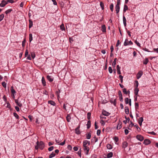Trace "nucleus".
Instances as JSON below:
<instances>
[{
    "mask_svg": "<svg viewBox=\"0 0 158 158\" xmlns=\"http://www.w3.org/2000/svg\"><path fill=\"white\" fill-rule=\"evenodd\" d=\"M29 27L31 28L33 25V22L31 19H29Z\"/></svg>",
    "mask_w": 158,
    "mask_h": 158,
    "instance_id": "29",
    "label": "nucleus"
},
{
    "mask_svg": "<svg viewBox=\"0 0 158 158\" xmlns=\"http://www.w3.org/2000/svg\"><path fill=\"white\" fill-rule=\"evenodd\" d=\"M113 153L112 152H110L107 155V158H110L112 156H113Z\"/></svg>",
    "mask_w": 158,
    "mask_h": 158,
    "instance_id": "37",
    "label": "nucleus"
},
{
    "mask_svg": "<svg viewBox=\"0 0 158 158\" xmlns=\"http://www.w3.org/2000/svg\"><path fill=\"white\" fill-rule=\"evenodd\" d=\"M83 143V147L88 146L90 145V142L87 140H84Z\"/></svg>",
    "mask_w": 158,
    "mask_h": 158,
    "instance_id": "5",
    "label": "nucleus"
},
{
    "mask_svg": "<svg viewBox=\"0 0 158 158\" xmlns=\"http://www.w3.org/2000/svg\"><path fill=\"white\" fill-rule=\"evenodd\" d=\"M5 1L3 0L2 1L1 3H0V6L1 7H4L6 5V3H5Z\"/></svg>",
    "mask_w": 158,
    "mask_h": 158,
    "instance_id": "11",
    "label": "nucleus"
},
{
    "mask_svg": "<svg viewBox=\"0 0 158 158\" xmlns=\"http://www.w3.org/2000/svg\"><path fill=\"white\" fill-rule=\"evenodd\" d=\"M2 85L4 88H6V83L5 82L3 81L2 82Z\"/></svg>",
    "mask_w": 158,
    "mask_h": 158,
    "instance_id": "43",
    "label": "nucleus"
},
{
    "mask_svg": "<svg viewBox=\"0 0 158 158\" xmlns=\"http://www.w3.org/2000/svg\"><path fill=\"white\" fill-rule=\"evenodd\" d=\"M110 114H109L108 112H107L105 110H102V114L106 116H109Z\"/></svg>",
    "mask_w": 158,
    "mask_h": 158,
    "instance_id": "10",
    "label": "nucleus"
},
{
    "mask_svg": "<svg viewBox=\"0 0 158 158\" xmlns=\"http://www.w3.org/2000/svg\"><path fill=\"white\" fill-rule=\"evenodd\" d=\"M83 150L86 155H88L89 150V148L88 146L83 147Z\"/></svg>",
    "mask_w": 158,
    "mask_h": 158,
    "instance_id": "2",
    "label": "nucleus"
},
{
    "mask_svg": "<svg viewBox=\"0 0 158 158\" xmlns=\"http://www.w3.org/2000/svg\"><path fill=\"white\" fill-rule=\"evenodd\" d=\"M148 62V58H146L145 60L143 61V63L144 64H147Z\"/></svg>",
    "mask_w": 158,
    "mask_h": 158,
    "instance_id": "20",
    "label": "nucleus"
},
{
    "mask_svg": "<svg viewBox=\"0 0 158 158\" xmlns=\"http://www.w3.org/2000/svg\"><path fill=\"white\" fill-rule=\"evenodd\" d=\"M29 41L30 42H31V41L32 40V34H30L29 35Z\"/></svg>",
    "mask_w": 158,
    "mask_h": 158,
    "instance_id": "44",
    "label": "nucleus"
},
{
    "mask_svg": "<svg viewBox=\"0 0 158 158\" xmlns=\"http://www.w3.org/2000/svg\"><path fill=\"white\" fill-rule=\"evenodd\" d=\"M108 70L110 73H111L113 72V70L111 67H109L108 68Z\"/></svg>",
    "mask_w": 158,
    "mask_h": 158,
    "instance_id": "50",
    "label": "nucleus"
},
{
    "mask_svg": "<svg viewBox=\"0 0 158 158\" xmlns=\"http://www.w3.org/2000/svg\"><path fill=\"white\" fill-rule=\"evenodd\" d=\"M86 125L88 129H89L90 127L91 126V122L90 120H89L88 121Z\"/></svg>",
    "mask_w": 158,
    "mask_h": 158,
    "instance_id": "30",
    "label": "nucleus"
},
{
    "mask_svg": "<svg viewBox=\"0 0 158 158\" xmlns=\"http://www.w3.org/2000/svg\"><path fill=\"white\" fill-rule=\"evenodd\" d=\"M13 114L14 116L17 118V119H19V116L16 113H14Z\"/></svg>",
    "mask_w": 158,
    "mask_h": 158,
    "instance_id": "48",
    "label": "nucleus"
},
{
    "mask_svg": "<svg viewBox=\"0 0 158 158\" xmlns=\"http://www.w3.org/2000/svg\"><path fill=\"white\" fill-rule=\"evenodd\" d=\"M26 43V40L25 39H24V40L22 42V46L24 47L25 45V44Z\"/></svg>",
    "mask_w": 158,
    "mask_h": 158,
    "instance_id": "60",
    "label": "nucleus"
},
{
    "mask_svg": "<svg viewBox=\"0 0 158 158\" xmlns=\"http://www.w3.org/2000/svg\"><path fill=\"white\" fill-rule=\"evenodd\" d=\"M56 155L55 153L54 152H52V153L49 156V158H52L53 157L55 156Z\"/></svg>",
    "mask_w": 158,
    "mask_h": 158,
    "instance_id": "31",
    "label": "nucleus"
},
{
    "mask_svg": "<svg viewBox=\"0 0 158 158\" xmlns=\"http://www.w3.org/2000/svg\"><path fill=\"white\" fill-rule=\"evenodd\" d=\"M11 93L13 94L14 97V94L16 93V91L14 89V87L12 86L11 87Z\"/></svg>",
    "mask_w": 158,
    "mask_h": 158,
    "instance_id": "18",
    "label": "nucleus"
},
{
    "mask_svg": "<svg viewBox=\"0 0 158 158\" xmlns=\"http://www.w3.org/2000/svg\"><path fill=\"white\" fill-rule=\"evenodd\" d=\"M139 104L138 103L135 102V108L136 110H137L139 108Z\"/></svg>",
    "mask_w": 158,
    "mask_h": 158,
    "instance_id": "39",
    "label": "nucleus"
},
{
    "mask_svg": "<svg viewBox=\"0 0 158 158\" xmlns=\"http://www.w3.org/2000/svg\"><path fill=\"white\" fill-rule=\"evenodd\" d=\"M135 42L138 47H141L140 44L137 40H135Z\"/></svg>",
    "mask_w": 158,
    "mask_h": 158,
    "instance_id": "52",
    "label": "nucleus"
},
{
    "mask_svg": "<svg viewBox=\"0 0 158 158\" xmlns=\"http://www.w3.org/2000/svg\"><path fill=\"white\" fill-rule=\"evenodd\" d=\"M47 78L48 80L50 82H52L53 80V78L51 76L48 75L47 76Z\"/></svg>",
    "mask_w": 158,
    "mask_h": 158,
    "instance_id": "9",
    "label": "nucleus"
},
{
    "mask_svg": "<svg viewBox=\"0 0 158 158\" xmlns=\"http://www.w3.org/2000/svg\"><path fill=\"white\" fill-rule=\"evenodd\" d=\"M129 99L128 98H126L125 99V102L126 104H128V103L129 102Z\"/></svg>",
    "mask_w": 158,
    "mask_h": 158,
    "instance_id": "49",
    "label": "nucleus"
},
{
    "mask_svg": "<svg viewBox=\"0 0 158 158\" xmlns=\"http://www.w3.org/2000/svg\"><path fill=\"white\" fill-rule=\"evenodd\" d=\"M12 9H8L5 11V13L6 14H8L10 12L12 11Z\"/></svg>",
    "mask_w": 158,
    "mask_h": 158,
    "instance_id": "42",
    "label": "nucleus"
},
{
    "mask_svg": "<svg viewBox=\"0 0 158 158\" xmlns=\"http://www.w3.org/2000/svg\"><path fill=\"white\" fill-rule=\"evenodd\" d=\"M128 143L126 141H124L123 143L122 146L123 148L125 149L128 146Z\"/></svg>",
    "mask_w": 158,
    "mask_h": 158,
    "instance_id": "8",
    "label": "nucleus"
},
{
    "mask_svg": "<svg viewBox=\"0 0 158 158\" xmlns=\"http://www.w3.org/2000/svg\"><path fill=\"white\" fill-rule=\"evenodd\" d=\"M153 50L155 52H156L157 53H158V48H153Z\"/></svg>",
    "mask_w": 158,
    "mask_h": 158,
    "instance_id": "64",
    "label": "nucleus"
},
{
    "mask_svg": "<svg viewBox=\"0 0 158 158\" xmlns=\"http://www.w3.org/2000/svg\"><path fill=\"white\" fill-rule=\"evenodd\" d=\"M139 91V89L137 87H135L134 90V93L135 95H137Z\"/></svg>",
    "mask_w": 158,
    "mask_h": 158,
    "instance_id": "21",
    "label": "nucleus"
},
{
    "mask_svg": "<svg viewBox=\"0 0 158 158\" xmlns=\"http://www.w3.org/2000/svg\"><path fill=\"white\" fill-rule=\"evenodd\" d=\"M143 72L142 71H140L137 73L136 75L137 78L138 79H139L141 76L142 75Z\"/></svg>",
    "mask_w": 158,
    "mask_h": 158,
    "instance_id": "6",
    "label": "nucleus"
},
{
    "mask_svg": "<svg viewBox=\"0 0 158 158\" xmlns=\"http://www.w3.org/2000/svg\"><path fill=\"white\" fill-rule=\"evenodd\" d=\"M135 127L136 128L137 130L138 131H139L140 130V129L138 125H135Z\"/></svg>",
    "mask_w": 158,
    "mask_h": 158,
    "instance_id": "53",
    "label": "nucleus"
},
{
    "mask_svg": "<svg viewBox=\"0 0 158 158\" xmlns=\"http://www.w3.org/2000/svg\"><path fill=\"white\" fill-rule=\"evenodd\" d=\"M124 131H125V134L126 135H127L129 133L128 130L127 129H126Z\"/></svg>",
    "mask_w": 158,
    "mask_h": 158,
    "instance_id": "62",
    "label": "nucleus"
},
{
    "mask_svg": "<svg viewBox=\"0 0 158 158\" xmlns=\"http://www.w3.org/2000/svg\"><path fill=\"white\" fill-rule=\"evenodd\" d=\"M107 148L108 149H111L112 148V146L110 144H108L106 145Z\"/></svg>",
    "mask_w": 158,
    "mask_h": 158,
    "instance_id": "38",
    "label": "nucleus"
},
{
    "mask_svg": "<svg viewBox=\"0 0 158 158\" xmlns=\"http://www.w3.org/2000/svg\"><path fill=\"white\" fill-rule=\"evenodd\" d=\"M91 113L88 112L87 114V118L88 120H89L90 118Z\"/></svg>",
    "mask_w": 158,
    "mask_h": 158,
    "instance_id": "47",
    "label": "nucleus"
},
{
    "mask_svg": "<svg viewBox=\"0 0 158 158\" xmlns=\"http://www.w3.org/2000/svg\"><path fill=\"white\" fill-rule=\"evenodd\" d=\"M27 59L29 60H31V58L30 56V54H29L27 56Z\"/></svg>",
    "mask_w": 158,
    "mask_h": 158,
    "instance_id": "58",
    "label": "nucleus"
},
{
    "mask_svg": "<svg viewBox=\"0 0 158 158\" xmlns=\"http://www.w3.org/2000/svg\"><path fill=\"white\" fill-rule=\"evenodd\" d=\"M105 116V115L103 114H101L100 115V117L101 119V121L102 122H103V120L106 119V118Z\"/></svg>",
    "mask_w": 158,
    "mask_h": 158,
    "instance_id": "23",
    "label": "nucleus"
},
{
    "mask_svg": "<svg viewBox=\"0 0 158 158\" xmlns=\"http://www.w3.org/2000/svg\"><path fill=\"white\" fill-rule=\"evenodd\" d=\"M60 28L62 31H64L65 30V29L64 25L63 23L62 24L60 25Z\"/></svg>",
    "mask_w": 158,
    "mask_h": 158,
    "instance_id": "27",
    "label": "nucleus"
},
{
    "mask_svg": "<svg viewBox=\"0 0 158 158\" xmlns=\"http://www.w3.org/2000/svg\"><path fill=\"white\" fill-rule=\"evenodd\" d=\"M77 154L80 157H81V148L77 152Z\"/></svg>",
    "mask_w": 158,
    "mask_h": 158,
    "instance_id": "51",
    "label": "nucleus"
},
{
    "mask_svg": "<svg viewBox=\"0 0 158 158\" xmlns=\"http://www.w3.org/2000/svg\"><path fill=\"white\" fill-rule=\"evenodd\" d=\"M101 30L103 32H106V27L105 25H103L101 27Z\"/></svg>",
    "mask_w": 158,
    "mask_h": 158,
    "instance_id": "13",
    "label": "nucleus"
},
{
    "mask_svg": "<svg viewBox=\"0 0 158 158\" xmlns=\"http://www.w3.org/2000/svg\"><path fill=\"white\" fill-rule=\"evenodd\" d=\"M91 135L90 133H88L86 136L87 139H89L91 138Z\"/></svg>",
    "mask_w": 158,
    "mask_h": 158,
    "instance_id": "46",
    "label": "nucleus"
},
{
    "mask_svg": "<svg viewBox=\"0 0 158 158\" xmlns=\"http://www.w3.org/2000/svg\"><path fill=\"white\" fill-rule=\"evenodd\" d=\"M75 132L77 134H79L80 133V131H79V129L78 128L76 129Z\"/></svg>",
    "mask_w": 158,
    "mask_h": 158,
    "instance_id": "36",
    "label": "nucleus"
},
{
    "mask_svg": "<svg viewBox=\"0 0 158 158\" xmlns=\"http://www.w3.org/2000/svg\"><path fill=\"white\" fill-rule=\"evenodd\" d=\"M136 139L142 141L144 139V137L141 135H137L136 136Z\"/></svg>",
    "mask_w": 158,
    "mask_h": 158,
    "instance_id": "4",
    "label": "nucleus"
},
{
    "mask_svg": "<svg viewBox=\"0 0 158 158\" xmlns=\"http://www.w3.org/2000/svg\"><path fill=\"white\" fill-rule=\"evenodd\" d=\"M100 6L102 8V10H103L104 9V3L102 2H100Z\"/></svg>",
    "mask_w": 158,
    "mask_h": 158,
    "instance_id": "35",
    "label": "nucleus"
},
{
    "mask_svg": "<svg viewBox=\"0 0 158 158\" xmlns=\"http://www.w3.org/2000/svg\"><path fill=\"white\" fill-rule=\"evenodd\" d=\"M42 84L44 86H45L46 85V82L44 77H42Z\"/></svg>",
    "mask_w": 158,
    "mask_h": 158,
    "instance_id": "15",
    "label": "nucleus"
},
{
    "mask_svg": "<svg viewBox=\"0 0 158 158\" xmlns=\"http://www.w3.org/2000/svg\"><path fill=\"white\" fill-rule=\"evenodd\" d=\"M149 134H150L152 135H156V133L154 132V131H152L150 132H148Z\"/></svg>",
    "mask_w": 158,
    "mask_h": 158,
    "instance_id": "61",
    "label": "nucleus"
},
{
    "mask_svg": "<svg viewBox=\"0 0 158 158\" xmlns=\"http://www.w3.org/2000/svg\"><path fill=\"white\" fill-rule=\"evenodd\" d=\"M123 21L124 25L125 27L127 26V20L124 15L123 16Z\"/></svg>",
    "mask_w": 158,
    "mask_h": 158,
    "instance_id": "16",
    "label": "nucleus"
},
{
    "mask_svg": "<svg viewBox=\"0 0 158 158\" xmlns=\"http://www.w3.org/2000/svg\"><path fill=\"white\" fill-rule=\"evenodd\" d=\"M28 53L29 52L28 50L27 49H26L25 54V57H27V56L29 55Z\"/></svg>",
    "mask_w": 158,
    "mask_h": 158,
    "instance_id": "45",
    "label": "nucleus"
},
{
    "mask_svg": "<svg viewBox=\"0 0 158 158\" xmlns=\"http://www.w3.org/2000/svg\"><path fill=\"white\" fill-rule=\"evenodd\" d=\"M4 17V15L3 14H2L0 15V22L3 19Z\"/></svg>",
    "mask_w": 158,
    "mask_h": 158,
    "instance_id": "41",
    "label": "nucleus"
},
{
    "mask_svg": "<svg viewBox=\"0 0 158 158\" xmlns=\"http://www.w3.org/2000/svg\"><path fill=\"white\" fill-rule=\"evenodd\" d=\"M101 133V130H98L97 131V135L98 136H99Z\"/></svg>",
    "mask_w": 158,
    "mask_h": 158,
    "instance_id": "56",
    "label": "nucleus"
},
{
    "mask_svg": "<svg viewBox=\"0 0 158 158\" xmlns=\"http://www.w3.org/2000/svg\"><path fill=\"white\" fill-rule=\"evenodd\" d=\"M30 54L32 59H34L35 56V52H31Z\"/></svg>",
    "mask_w": 158,
    "mask_h": 158,
    "instance_id": "34",
    "label": "nucleus"
},
{
    "mask_svg": "<svg viewBox=\"0 0 158 158\" xmlns=\"http://www.w3.org/2000/svg\"><path fill=\"white\" fill-rule=\"evenodd\" d=\"M115 9H116V13L117 14L119 11L120 7L119 6H115Z\"/></svg>",
    "mask_w": 158,
    "mask_h": 158,
    "instance_id": "28",
    "label": "nucleus"
},
{
    "mask_svg": "<svg viewBox=\"0 0 158 158\" xmlns=\"http://www.w3.org/2000/svg\"><path fill=\"white\" fill-rule=\"evenodd\" d=\"M15 108L17 111H19V108L18 106H15Z\"/></svg>",
    "mask_w": 158,
    "mask_h": 158,
    "instance_id": "63",
    "label": "nucleus"
},
{
    "mask_svg": "<svg viewBox=\"0 0 158 158\" xmlns=\"http://www.w3.org/2000/svg\"><path fill=\"white\" fill-rule=\"evenodd\" d=\"M151 141L148 139H145L143 141V143L145 145H148L151 143Z\"/></svg>",
    "mask_w": 158,
    "mask_h": 158,
    "instance_id": "7",
    "label": "nucleus"
},
{
    "mask_svg": "<svg viewBox=\"0 0 158 158\" xmlns=\"http://www.w3.org/2000/svg\"><path fill=\"white\" fill-rule=\"evenodd\" d=\"M128 9V7L126 5H124V8H123V11L124 12H125L126 10H127Z\"/></svg>",
    "mask_w": 158,
    "mask_h": 158,
    "instance_id": "33",
    "label": "nucleus"
},
{
    "mask_svg": "<svg viewBox=\"0 0 158 158\" xmlns=\"http://www.w3.org/2000/svg\"><path fill=\"white\" fill-rule=\"evenodd\" d=\"M48 104H50L53 106H55L56 105L55 102L52 100L48 101Z\"/></svg>",
    "mask_w": 158,
    "mask_h": 158,
    "instance_id": "17",
    "label": "nucleus"
},
{
    "mask_svg": "<svg viewBox=\"0 0 158 158\" xmlns=\"http://www.w3.org/2000/svg\"><path fill=\"white\" fill-rule=\"evenodd\" d=\"M132 42L131 40L128 42V40L127 39H126L125 40L124 43V45L125 46H126L129 44L132 45Z\"/></svg>",
    "mask_w": 158,
    "mask_h": 158,
    "instance_id": "3",
    "label": "nucleus"
},
{
    "mask_svg": "<svg viewBox=\"0 0 158 158\" xmlns=\"http://www.w3.org/2000/svg\"><path fill=\"white\" fill-rule=\"evenodd\" d=\"M139 123L140 126H141L142 124V123L143 121V117H140L139 118Z\"/></svg>",
    "mask_w": 158,
    "mask_h": 158,
    "instance_id": "14",
    "label": "nucleus"
},
{
    "mask_svg": "<svg viewBox=\"0 0 158 158\" xmlns=\"http://www.w3.org/2000/svg\"><path fill=\"white\" fill-rule=\"evenodd\" d=\"M67 148H68V149L70 150H71L72 148V146L70 145H69L68 146Z\"/></svg>",
    "mask_w": 158,
    "mask_h": 158,
    "instance_id": "57",
    "label": "nucleus"
},
{
    "mask_svg": "<svg viewBox=\"0 0 158 158\" xmlns=\"http://www.w3.org/2000/svg\"><path fill=\"white\" fill-rule=\"evenodd\" d=\"M114 140L115 142H117L118 140V139L117 137L115 136L114 138Z\"/></svg>",
    "mask_w": 158,
    "mask_h": 158,
    "instance_id": "55",
    "label": "nucleus"
},
{
    "mask_svg": "<svg viewBox=\"0 0 158 158\" xmlns=\"http://www.w3.org/2000/svg\"><path fill=\"white\" fill-rule=\"evenodd\" d=\"M120 68L119 66V65H118L117 66V73L118 74H120L121 73L120 70Z\"/></svg>",
    "mask_w": 158,
    "mask_h": 158,
    "instance_id": "19",
    "label": "nucleus"
},
{
    "mask_svg": "<svg viewBox=\"0 0 158 158\" xmlns=\"http://www.w3.org/2000/svg\"><path fill=\"white\" fill-rule=\"evenodd\" d=\"M37 145L35 146V149H38L39 148L42 150L44 147V143L43 141H40L39 143L38 141L36 142Z\"/></svg>",
    "mask_w": 158,
    "mask_h": 158,
    "instance_id": "1",
    "label": "nucleus"
},
{
    "mask_svg": "<svg viewBox=\"0 0 158 158\" xmlns=\"http://www.w3.org/2000/svg\"><path fill=\"white\" fill-rule=\"evenodd\" d=\"M110 102L113 103L114 106H115L116 105V99H115L113 101L111 100L110 101Z\"/></svg>",
    "mask_w": 158,
    "mask_h": 158,
    "instance_id": "32",
    "label": "nucleus"
},
{
    "mask_svg": "<svg viewBox=\"0 0 158 158\" xmlns=\"http://www.w3.org/2000/svg\"><path fill=\"white\" fill-rule=\"evenodd\" d=\"M125 113L128 114L129 113V109L127 107H125Z\"/></svg>",
    "mask_w": 158,
    "mask_h": 158,
    "instance_id": "26",
    "label": "nucleus"
},
{
    "mask_svg": "<svg viewBox=\"0 0 158 158\" xmlns=\"http://www.w3.org/2000/svg\"><path fill=\"white\" fill-rule=\"evenodd\" d=\"M123 92L126 94H130V91H127V89L126 88H124L123 89Z\"/></svg>",
    "mask_w": 158,
    "mask_h": 158,
    "instance_id": "22",
    "label": "nucleus"
},
{
    "mask_svg": "<svg viewBox=\"0 0 158 158\" xmlns=\"http://www.w3.org/2000/svg\"><path fill=\"white\" fill-rule=\"evenodd\" d=\"M122 123L120 122L118 124L117 128V129H119L122 127Z\"/></svg>",
    "mask_w": 158,
    "mask_h": 158,
    "instance_id": "24",
    "label": "nucleus"
},
{
    "mask_svg": "<svg viewBox=\"0 0 158 158\" xmlns=\"http://www.w3.org/2000/svg\"><path fill=\"white\" fill-rule=\"evenodd\" d=\"M97 122H95L94 123L95 128V129H97L98 128V126L97 125Z\"/></svg>",
    "mask_w": 158,
    "mask_h": 158,
    "instance_id": "59",
    "label": "nucleus"
},
{
    "mask_svg": "<svg viewBox=\"0 0 158 158\" xmlns=\"http://www.w3.org/2000/svg\"><path fill=\"white\" fill-rule=\"evenodd\" d=\"M53 148H54V147L51 146L48 148V150L49 151H51L53 149Z\"/></svg>",
    "mask_w": 158,
    "mask_h": 158,
    "instance_id": "54",
    "label": "nucleus"
},
{
    "mask_svg": "<svg viewBox=\"0 0 158 158\" xmlns=\"http://www.w3.org/2000/svg\"><path fill=\"white\" fill-rule=\"evenodd\" d=\"M113 7L114 4L113 3L111 4L110 5V7L112 12L113 11Z\"/></svg>",
    "mask_w": 158,
    "mask_h": 158,
    "instance_id": "40",
    "label": "nucleus"
},
{
    "mask_svg": "<svg viewBox=\"0 0 158 158\" xmlns=\"http://www.w3.org/2000/svg\"><path fill=\"white\" fill-rule=\"evenodd\" d=\"M118 94L119 95V100L120 101H123V96L121 92L120 91H118Z\"/></svg>",
    "mask_w": 158,
    "mask_h": 158,
    "instance_id": "12",
    "label": "nucleus"
},
{
    "mask_svg": "<svg viewBox=\"0 0 158 158\" xmlns=\"http://www.w3.org/2000/svg\"><path fill=\"white\" fill-rule=\"evenodd\" d=\"M66 119L67 122H69L70 121L71 118L69 114H68L67 115Z\"/></svg>",
    "mask_w": 158,
    "mask_h": 158,
    "instance_id": "25",
    "label": "nucleus"
}]
</instances>
